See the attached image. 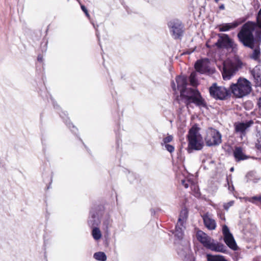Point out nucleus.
I'll return each mask as SVG.
<instances>
[{"label":"nucleus","instance_id":"obj_1","mask_svg":"<svg viewBox=\"0 0 261 261\" xmlns=\"http://www.w3.org/2000/svg\"><path fill=\"white\" fill-rule=\"evenodd\" d=\"M256 27V23L252 21H248L243 25L237 36L244 46L254 48L255 39L253 33Z\"/></svg>","mask_w":261,"mask_h":261},{"label":"nucleus","instance_id":"obj_2","mask_svg":"<svg viewBox=\"0 0 261 261\" xmlns=\"http://www.w3.org/2000/svg\"><path fill=\"white\" fill-rule=\"evenodd\" d=\"M196 236L197 240L205 248L216 252L223 253L226 252V247L223 244L215 241L213 239L202 231H198Z\"/></svg>","mask_w":261,"mask_h":261},{"label":"nucleus","instance_id":"obj_3","mask_svg":"<svg viewBox=\"0 0 261 261\" xmlns=\"http://www.w3.org/2000/svg\"><path fill=\"white\" fill-rule=\"evenodd\" d=\"M230 89L237 97L241 98L248 95L252 90L251 83L247 79L240 77L237 83L232 84Z\"/></svg>","mask_w":261,"mask_h":261},{"label":"nucleus","instance_id":"obj_4","mask_svg":"<svg viewBox=\"0 0 261 261\" xmlns=\"http://www.w3.org/2000/svg\"><path fill=\"white\" fill-rule=\"evenodd\" d=\"M189 152L193 150H200L203 146V142L201 135L198 133V128L193 126L189 130L188 135Z\"/></svg>","mask_w":261,"mask_h":261},{"label":"nucleus","instance_id":"obj_5","mask_svg":"<svg viewBox=\"0 0 261 261\" xmlns=\"http://www.w3.org/2000/svg\"><path fill=\"white\" fill-rule=\"evenodd\" d=\"M242 62L240 60L234 61H227L224 62L222 76L224 80H229L232 76L242 67Z\"/></svg>","mask_w":261,"mask_h":261},{"label":"nucleus","instance_id":"obj_6","mask_svg":"<svg viewBox=\"0 0 261 261\" xmlns=\"http://www.w3.org/2000/svg\"><path fill=\"white\" fill-rule=\"evenodd\" d=\"M221 138L222 136L218 130L210 128L207 130L205 140L207 146H216L221 143Z\"/></svg>","mask_w":261,"mask_h":261},{"label":"nucleus","instance_id":"obj_7","mask_svg":"<svg viewBox=\"0 0 261 261\" xmlns=\"http://www.w3.org/2000/svg\"><path fill=\"white\" fill-rule=\"evenodd\" d=\"M209 91L211 96L216 99L224 100L229 94V90L223 86H218L216 83H214L210 87Z\"/></svg>","mask_w":261,"mask_h":261},{"label":"nucleus","instance_id":"obj_8","mask_svg":"<svg viewBox=\"0 0 261 261\" xmlns=\"http://www.w3.org/2000/svg\"><path fill=\"white\" fill-rule=\"evenodd\" d=\"M218 39L215 43V45L219 48H232L234 49L237 48V44L232 39H230L229 36L225 34H219Z\"/></svg>","mask_w":261,"mask_h":261},{"label":"nucleus","instance_id":"obj_9","mask_svg":"<svg viewBox=\"0 0 261 261\" xmlns=\"http://www.w3.org/2000/svg\"><path fill=\"white\" fill-rule=\"evenodd\" d=\"M168 25L172 37L175 39H180L184 33L181 22L178 19H173L168 22Z\"/></svg>","mask_w":261,"mask_h":261},{"label":"nucleus","instance_id":"obj_10","mask_svg":"<svg viewBox=\"0 0 261 261\" xmlns=\"http://www.w3.org/2000/svg\"><path fill=\"white\" fill-rule=\"evenodd\" d=\"M102 212L100 207L92 208L90 211V215L88 220V224L90 227L98 226L100 223V217Z\"/></svg>","mask_w":261,"mask_h":261},{"label":"nucleus","instance_id":"obj_11","mask_svg":"<svg viewBox=\"0 0 261 261\" xmlns=\"http://www.w3.org/2000/svg\"><path fill=\"white\" fill-rule=\"evenodd\" d=\"M176 250L178 254L182 258L189 257L190 255V245L189 242L187 240L181 241V242H175Z\"/></svg>","mask_w":261,"mask_h":261},{"label":"nucleus","instance_id":"obj_12","mask_svg":"<svg viewBox=\"0 0 261 261\" xmlns=\"http://www.w3.org/2000/svg\"><path fill=\"white\" fill-rule=\"evenodd\" d=\"M222 232L224 236V241L226 244L232 250H237L238 246L236 242L228 227L225 225L223 226Z\"/></svg>","mask_w":261,"mask_h":261},{"label":"nucleus","instance_id":"obj_13","mask_svg":"<svg viewBox=\"0 0 261 261\" xmlns=\"http://www.w3.org/2000/svg\"><path fill=\"white\" fill-rule=\"evenodd\" d=\"M196 71L205 74L210 73V61L208 59H203L197 61L195 64Z\"/></svg>","mask_w":261,"mask_h":261},{"label":"nucleus","instance_id":"obj_14","mask_svg":"<svg viewBox=\"0 0 261 261\" xmlns=\"http://www.w3.org/2000/svg\"><path fill=\"white\" fill-rule=\"evenodd\" d=\"M205 226L209 230H214L216 228V222L212 215L206 213L202 216Z\"/></svg>","mask_w":261,"mask_h":261},{"label":"nucleus","instance_id":"obj_15","mask_svg":"<svg viewBox=\"0 0 261 261\" xmlns=\"http://www.w3.org/2000/svg\"><path fill=\"white\" fill-rule=\"evenodd\" d=\"M191 98V100L188 103H193L196 106L201 108H205L206 107V103L204 99L202 97L199 92H196V95H192L190 96Z\"/></svg>","mask_w":261,"mask_h":261},{"label":"nucleus","instance_id":"obj_16","mask_svg":"<svg viewBox=\"0 0 261 261\" xmlns=\"http://www.w3.org/2000/svg\"><path fill=\"white\" fill-rule=\"evenodd\" d=\"M256 87L261 86V66H256L251 71Z\"/></svg>","mask_w":261,"mask_h":261},{"label":"nucleus","instance_id":"obj_17","mask_svg":"<svg viewBox=\"0 0 261 261\" xmlns=\"http://www.w3.org/2000/svg\"><path fill=\"white\" fill-rule=\"evenodd\" d=\"M253 124L252 120H249L246 123L239 122L234 124L235 130L237 133L245 134L246 130Z\"/></svg>","mask_w":261,"mask_h":261},{"label":"nucleus","instance_id":"obj_18","mask_svg":"<svg viewBox=\"0 0 261 261\" xmlns=\"http://www.w3.org/2000/svg\"><path fill=\"white\" fill-rule=\"evenodd\" d=\"M241 23V21L237 20L231 23L220 24L217 27V28L220 32H226L237 28Z\"/></svg>","mask_w":261,"mask_h":261},{"label":"nucleus","instance_id":"obj_19","mask_svg":"<svg viewBox=\"0 0 261 261\" xmlns=\"http://www.w3.org/2000/svg\"><path fill=\"white\" fill-rule=\"evenodd\" d=\"M233 155L236 161L237 162L246 160L249 158L243 153V149L241 147H235L233 150Z\"/></svg>","mask_w":261,"mask_h":261},{"label":"nucleus","instance_id":"obj_20","mask_svg":"<svg viewBox=\"0 0 261 261\" xmlns=\"http://www.w3.org/2000/svg\"><path fill=\"white\" fill-rule=\"evenodd\" d=\"M176 82L177 83V89L181 93L182 90H185L187 88V79L184 76H178L176 78Z\"/></svg>","mask_w":261,"mask_h":261},{"label":"nucleus","instance_id":"obj_21","mask_svg":"<svg viewBox=\"0 0 261 261\" xmlns=\"http://www.w3.org/2000/svg\"><path fill=\"white\" fill-rule=\"evenodd\" d=\"M174 233L175 236L178 239V241L176 242H181L182 241V239L184 236L183 224L180 225V223H177L175 226Z\"/></svg>","mask_w":261,"mask_h":261},{"label":"nucleus","instance_id":"obj_22","mask_svg":"<svg viewBox=\"0 0 261 261\" xmlns=\"http://www.w3.org/2000/svg\"><path fill=\"white\" fill-rule=\"evenodd\" d=\"M199 91L192 88H186L185 90H182L180 93V95L182 97H186L187 99L188 102L191 100V98L190 96L196 95V92Z\"/></svg>","mask_w":261,"mask_h":261},{"label":"nucleus","instance_id":"obj_23","mask_svg":"<svg viewBox=\"0 0 261 261\" xmlns=\"http://www.w3.org/2000/svg\"><path fill=\"white\" fill-rule=\"evenodd\" d=\"M188 217V212L186 209L182 210L180 213L178 219V223L182 225Z\"/></svg>","mask_w":261,"mask_h":261},{"label":"nucleus","instance_id":"obj_24","mask_svg":"<svg viewBox=\"0 0 261 261\" xmlns=\"http://www.w3.org/2000/svg\"><path fill=\"white\" fill-rule=\"evenodd\" d=\"M207 259L208 261H227L223 256L220 255L207 254Z\"/></svg>","mask_w":261,"mask_h":261},{"label":"nucleus","instance_id":"obj_25","mask_svg":"<svg viewBox=\"0 0 261 261\" xmlns=\"http://www.w3.org/2000/svg\"><path fill=\"white\" fill-rule=\"evenodd\" d=\"M92 228V235L93 239L96 241L99 240L102 237L100 229L97 226Z\"/></svg>","mask_w":261,"mask_h":261},{"label":"nucleus","instance_id":"obj_26","mask_svg":"<svg viewBox=\"0 0 261 261\" xmlns=\"http://www.w3.org/2000/svg\"><path fill=\"white\" fill-rule=\"evenodd\" d=\"M93 257L99 261H106L107 260V256L104 252H97L94 254Z\"/></svg>","mask_w":261,"mask_h":261},{"label":"nucleus","instance_id":"obj_27","mask_svg":"<svg viewBox=\"0 0 261 261\" xmlns=\"http://www.w3.org/2000/svg\"><path fill=\"white\" fill-rule=\"evenodd\" d=\"M260 55V52L259 48H255V49H254L252 54L250 55V57L252 59H253L254 60H257L259 58Z\"/></svg>","mask_w":261,"mask_h":261},{"label":"nucleus","instance_id":"obj_28","mask_svg":"<svg viewBox=\"0 0 261 261\" xmlns=\"http://www.w3.org/2000/svg\"><path fill=\"white\" fill-rule=\"evenodd\" d=\"M196 76V73L195 72H193L191 73L189 77L190 83L193 86H195L197 85V80Z\"/></svg>","mask_w":261,"mask_h":261},{"label":"nucleus","instance_id":"obj_29","mask_svg":"<svg viewBox=\"0 0 261 261\" xmlns=\"http://www.w3.org/2000/svg\"><path fill=\"white\" fill-rule=\"evenodd\" d=\"M173 137L172 135H168L166 137L163 139L162 145L168 144V143L171 142L173 140Z\"/></svg>","mask_w":261,"mask_h":261},{"label":"nucleus","instance_id":"obj_30","mask_svg":"<svg viewBox=\"0 0 261 261\" xmlns=\"http://www.w3.org/2000/svg\"><path fill=\"white\" fill-rule=\"evenodd\" d=\"M111 223V220L109 217L107 218L103 222V225L105 227V229L108 230Z\"/></svg>","mask_w":261,"mask_h":261},{"label":"nucleus","instance_id":"obj_31","mask_svg":"<svg viewBox=\"0 0 261 261\" xmlns=\"http://www.w3.org/2000/svg\"><path fill=\"white\" fill-rule=\"evenodd\" d=\"M233 204H234V201H233V200L230 201L229 202H228L227 203H225L223 204L224 208L225 210L228 211L229 208L230 207L232 206L233 205Z\"/></svg>","mask_w":261,"mask_h":261},{"label":"nucleus","instance_id":"obj_32","mask_svg":"<svg viewBox=\"0 0 261 261\" xmlns=\"http://www.w3.org/2000/svg\"><path fill=\"white\" fill-rule=\"evenodd\" d=\"M165 147L169 152L172 153L174 151V147L169 144H164Z\"/></svg>","mask_w":261,"mask_h":261},{"label":"nucleus","instance_id":"obj_33","mask_svg":"<svg viewBox=\"0 0 261 261\" xmlns=\"http://www.w3.org/2000/svg\"><path fill=\"white\" fill-rule=\"evenodd\" d=\"M255 200L259 201L261 203V196H254L250 198L249 201L251 202L254 203Z\"/></svg>","mask_w":261,"mask_h":261},{"label":"nucleus","instance_id":"obj_34","mask_svg":"<svg viewBox=\"0 0 261 261\" xmlns=\"http://www.w3.org/2000/svg\"><path fill=\"white\" fill-rule=\"evenodd\" d=\"M256 147L258 149L261 150V138L257 139L256 143Z\"/></svg>","mask_w":261,"mask_h":261},{"label":"nucleus","instance_id":"obj_35","mask_svg":"<svg viewBox=\"0 0 261 261\" xmlns=\"http://www.w3.org/2000/svg\"><path fill=\"white\" fill-rule=\"evenodd\" d=\"M81 9H82V10L85 12V14L86 15V16H87L88 17L89 16V13H88V12L87 10V9L86 8V7L83 6V5H82L81 6Z\"/></svg>","mask_w":261,"mask_h":261},{"label":"nucleus","instance_id":"obj_36","mask_svg":"<svg viewBox=\"0 0 261 261\" xmlns=\"http://www.w3.org/2000/svg\"><path fill=\"white\" fill-rule=\"evenodd\" d=\"M134 177V175L133 173H129L128 175V178L130 180V182H133V180L132 179L133 177Z\"/></svg>","mask_w":261,"mask_h":261},{"label":"nucleus","instance_id":"obj_37","mask_svg":"<svg viewBox=\"0 0 261 261\" xmlns=\"http://www.w3.org/2000/svg\"><path fill=\"white\" fill-rule=\"evenodd\" d=\"M171 87H172L173 90L175 91L176 90V88L175 83H174V81H172L171 83Z\"/></svg>","mask_w":261,"mask_h":261},{"label":"nucleus","instance_id":"obj_38","mask_svg":"<svg viewBox=\"0 0 261 261\" xmlns=\"http://www.w3.org/2000/svg\"><path fill=\"white\" fill-rule=\"evenodd\" d=\"M182 184L186 188H188L189 187L188 184L186 183V181L184 180H182Z\"/></svg>","mask_w":261,"mask_h":261},{"label":"nucleus","instance_id":"obj_39","mask_svg":"<svg viewBox=\"0 0 261 261\" xmlns=\"http://www.w3.org/2000/svg\"><path fill=\"white\" fill-rule=\"evenodd\" d=\"M257 105L259 109H261V97L258 99Z\"/></svg>","mask_w":261,"mask_h":261},{"label":"nucleus","instance_id":"obj_40","mask_svg":"<svg viewBox=\"0 0 261 261\" xmlns=\"http://www.w3.org/2000/svg\"><path fill=\"white\" fill-rule=\"evenodd\" d=\"M37 60L39 62H42L43 61V57L41 55H39Z\"/></svg>","mask_w":261,"mask_h":261},{"label":"nucleus","instance_id":"obj_41","mask_svg":"<svg viewBox=\"0 0 261 261\" xmlns=\"http://www.w3.org/2000/svg\"><path fill=\"white\" fill-rule=\"evenodd\" d=\"M219 9L221 10H224L225 9V6L223 4H222L219 6Z\"/></svg>","mask_w":261,"mask_h":261},{"label":"nucleus","instance_id":"obj_42","mask_svg":"<svg viewBox=\"0 0 261 261\" xmlns=\"http://www.w3.org/2000/svg\"><path fill=\"white\" fill-rule=\"evenodd\" d=\"M233 170H234V169H233V167H232V168H230V171H233Z\"/></svg>","mask_w":261,"mask_h":261},{"label":"nucleus","instance_id":"obj_43","mask_svg":"<svg viewBox=\"0 0 261 261\" xmlns=\"http://www.w3.org/2000/svg\"><path fill=\"white\" fill-rule=\"evenodd\" d=\"M206 46H207V47H210V46H209V45H208L207 43H206Z\"/></svg>","mask_w":261,"mask_h":261},{"label":"nucleus","instance_id":"obj_44","mask_svg":"<svg viewBox=\"0 0 261 261\" xmlns=\"http://www.w3.org/2000/svg\"><path fill=\"white\" fill-rule=\"evenodd\" d=\"M221 219H224V216H222V217H221Z\"/></svg>","mask_w":261,"mask_h":261},{"label":"nucleus","instance_id":"obj_45","mask_svg":"<svg viewBox=\"0 0 261 261\" xmlns=\"http://www.w3.org/2000/svg\"><path fill=\"white\" fill-rule=\"evenodd\" d=\"M221 219H224V216H222V217H221Z\"/></svg>","mask_w":261,"mask_h":261},{"label":"nucleus","instance_id":"obj_46","mask_svg":"<svg viewBox=\"0 0 261 261\" xmlns=\"http://www.w3.org/2000/svg\"><path fill=\"white\" fill-rule=\"evenodd\" d=\"M221 219H224V216H222V217H221Z\"/></svg>","mask_w":261,"mask_h":261},{"label":"nucleus","instance_id":"obj_47","mask_svg":"<svg viewBox=\"0 0 261 261\" xmlns=\"http://www.w3.org/2000/svg\"><path fill=\"white\" fill-rule=\"evenodd\" d=\"M96 35H97V37L99 38L98 35L97 34H96Z\"/></svg>","mask_w":261,"mask_h":261}]
</instances>
